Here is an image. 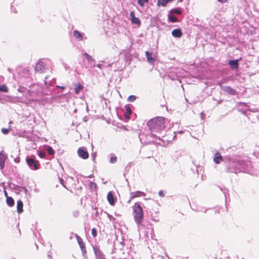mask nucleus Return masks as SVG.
Returning a JSON list of instances; mask_svg holds the SVG:
<instances>
[{"label": "nucleus", "instance_id": "1", "mask_svg": "<svg viewBox=\"0 0 259 259\" xmlns=\"http://www.w3.org/2000/svg\"><path fill=\"white\" fill-rule=\"evenodd\" d=\"M151 134L148 135L149 138H155L158 140H161L160 135H157L156 134L160 135V133L164 130L165 127L164 125V118L162 117H157L149 120L147 123Z\"/></svg>", "mask_w": 259, "mask_h": 259}, {"label": "nucleus", "instance_id": "2", "mask_svg": "<svg viewBox=\"0 0 259 259\" xmlns=\"http://www.w3.org/2000/svg\"><path fill=\"white\" fill-rule=\"evenodd\" d=\"M133 217L138 227L142 226V222L144 218V213L142 207L139 203L136 202L133 206Z\"/></svg>", "mask_w": 259, "mask_h": 259}, {"label": "nucleus", "instance_id": "3", "mask_svg": "<svg viewBox=\"0 0 259 259\" xmlns=\"http://www.w3.org/2000/svg\"><path fill=\"white\" fill-rule=\"evenodd\" d=\"M26 162L29 167L32 170H37L39 168V163L35 159L34 157L27 156Z\"/></svg>", "mask_w": 259, "mask_h": 259}, {"label": "nucleus", "instance_id": "4", "mask_svg": "<svg viewBox=\"0 0 259 259\" xmlns=\"http://www.w3.org/2000/svg\"><path fill=\"white\" fill-rule=\"evenodd\" d=\"M76 237L77 242L78 243V244L79 245V246L81 250L82 254L84 257H87V251L85 249V245L82 241V239L77 235H76Z\"/></svg>", "mask_w": 259, "mask_h": 259}, {"label": "nucleus", "instance_id": "5", "mask_svg": "<svg viewBox=\"0 0 259 259\" xmlns=\"http://www.w3.org/2000/svg\"><path fill=\"white\" fill-rule=\"evenodd\" d=\"M77 153L78 156L83 159H86L89 157V153L84 147L79 148Z\"/></svg>", "mask_w": 259, "mask_h": 259}, {"label": "nucleus", "instance_id": "6", "mask_svg": "<svg viewBox=\"0 0 259 259\" xmlns=\"http://www.w3.org/2000/svg\"><path fill=\"white\" fill-rule=\"evenodd\" d=\"M94 251L96 255V259H106L104 254L98 247H94Z\"/></svg>", "mask_w": 259, "mask_h": 259}, {"label": "nucleus", "instance_id": "7", "mask_svg": "<svg viewBox=\"0 0 259 259\" xmlns=\"http://www.w3.org/2000/svg\"><path fill=\"white\" fill-rule=\"evenodd\" d=\"M221 90L224 92L227 93L230 95H235L236 91L230 86H222L221 87Z\"/></svg>", "mask_w": 259, "mask_h": 259}, {"label": "nucleus", "instance_id": "8", "mask_svg": "<svg viewBox=\"0 0 259 259\" xmlns=\"http://www.w3.org/2000/svg\"><path fill=\"white\" fill-rule=\"evenodd\" d=\"M146 195V194L142 191H137L136 192H131L130 194V199L129 200V202L134 199L136 197H141V196H144Z\"/></svg>", "mask_w": 259, "mask_h": 259}, {"label": "nucleus", "instance_id": "9", "mask_svg": "<svg viewBox=\"0 0 259 259\" xmlns=\"http://www.w3.org/2000/svg\"><path fill=\"white\" fill-rule=\"evenodd\" d=\"M45 69V67L44 65L41 60H39L35 66V70L39 73H42Z\"/></svg>", "mask_w": 259, "mask_h": 259}, {"label": "nucleus", "instance_id": "10", "mask_svg": "<svg viewBox=\"0 0 259 259\" xmlns=\"http://www.w3.org/2000/svg\"><path fill=\"white\" fill-rule=\"evenodd\" d=\"M130 17L131 18V22L133 24H140L141 21L139 18L135 17V12L131 11L130 13Z\"/></svg>", "mask_w": 259, "mask_h": 259}, {"label": "nucleus", "instance_id": "11", "mask_svg": "<svg viewBox=\"0 0 259 259\" xmlns=\"http://www.w3.org/2000/svg\"><path fill=\"white\" fill-rule=\"evenodd\" d=\"M236 164L235 162L230 163L229 167L227 168V171L230 172L237 173L238 170L236 166Z\"/></svg>", "mask_w": 259, "mask_h": 259}, {"label": "nucleus", "instance_id": "12", "mask_svg": "<svg viewBox=\"0 0 259 259\" xmlns=\"http://www.w3.org/2000/svg\"><path fill=\"white\" fill-rule=\"evenodd\" d=\"M239 60L238 59L231 60L229 61L228 64L230 65V67L232 69H237L239 66Z\"/></svg>", "mask_w": 259, "mask_h": 259}, {"label": "nucleus", "instance_id": "13", "mask_svg": "<svg viewBox=\"0 0 259 259\" xmlns=\"http://www.w3.org/2000/svg\"><path fill=\"white\" fill-rule=\"evenodd\" d=\"M7 156L0 152V169L2 170L5 167V160L6 159Z\"/></svg>", "mask_w": 259, "mask_h": 259}, {"label": "nucleus", "instance_id": "14", "mask_svg": "<svg viewBox=\"0 0 259 259\" xmlns=\"http://www.w3.org/2000/svg\"><path fill=\"white\" fill-rule=\"evenodd\" d=\"M125 109V112L124 113V117L126 119H130V116L132 113V109L130 106L128 105H126L124 107Z\"/></svg>", "mask_w": 259, "mask_h": 259}, {"label": "nucleus", "instance_id": "15", "mask_svg": "<svg viewBox=\"0 0 259 259\" xmlns=\"http://www.w3.org/2000/svg\"><path fill=\"white\" fill-rule=\"evenodd\" d=\"M171 34L175 37L179 38L182 36V32L180 28L175 29L172 31Z\"/></svg>", "mask_w": 259, "mask_h": 259}, {"label": "nucleus", "instance_id": "16", "mask_svg": "<svg viewBox=\"0 0 259 259\" xmlns=\"http://www.w3.org/2000/svg\"><path fill=\"white\" fill-rule=\"evenodd\" d=\"M107 200L109 203V204L111 205H113L115 203V199L114 198L113 195L111 192H109L107 194Z\"/></svg>", "mask_w": 259, "mask_h": 259}, {"label": "nucleus", "instance_id": "17", "mask_svg": "<svg viewBox=\"0 0 259 259\" xmlns=\"http://www.w3.org/2000/svg\"><path fill=\"white\" fill-rule=\"evenodd\" d=\"M73 35L76 39L78 41H81L83 39L82 34L78 30H74L73 32Z\"/></svg>", "mask_w": 259, "mask_h": 259}, {"label": "nucleus", "instance_id": "18", "mask_svg": "<svg viewBox=\"0 0 259 259\" xmlns=\"http://www.w3.org/2000/svg\"><path fill=\"white\" fill-rule=\"evenodd\" d=\"M23 203L21 200H18L17 202V211L18 213H21L23 212Z\"/></svg>", "mask_w": 259, "mask_h": 259}, {"label": "nucleus", "instance_id": "19", "mask_svg": "<svg viewBox=\"0 0 259 259\" xmlns=\"http://www.w3.org/2000/svg\"><path fill=\"white\" fill-rule=\"evenodd\" d=\"M222 160V156H221V154L219 152L216 153L213 158L214 162L217 164H219L220 163V161Z\"/></svg>", "mask_w": 259, "mask_h": 259}, {"label": "nucleus", "instance_id": "20", "mask_svg": "<svg viewBox=\"0 0 259 259\" xmlns=\"http://www.w3.org/2000/svg\"><path fill=\"white\" fill-rule=\"evenodd\" d=\"M139 137L141 142L142 143H143L144 144H146L150 143V142H151V141L149 139L147 140H145L144 139V138L145 137V135H144V134H140L139 135Z\"/></svg>", "mask_w": 259, "mask_h": 259}, {"label": "nucleus", "instance_id": "21", "mask_svg": "<svg viewBox=\"0 0 259 259\" xmlns=\"http://www.w3.org/2000/svg\"><path fill=\"white\" fill-rule=\"evenodd\" d=\"M145 54L148 61L151 64L153 63L155 60L152 57V53L149 52L148 51H146Z\"/></svg>", "mask_w": 259, "mask_h": 259}, {"label": "nucleus", "instance_id": "22", "mask_svg": "<svg viewBox=\"0 0 259 259\" xmlns=\"http://www.w3.org/2000/svg\"><path fill=\"white\" fill-rule=\"evenodd\" d=\"M74 86V91L76 94H78L83 89V86L80 83L75 84Z\"/></svg>", "mask_w": 259, "mask_h": 259}, {"label": "nucleus", "instance_id": "23", "mask_svg": "<svg viewBox=\"0 0 259 259\" xmlns=\"http://www.w3.org/2000/svg\"><path fill=\"white\" fill-rule=\"evenodd\" d=\"M182 10L179 8H176L172 9L170 10L169 13H171L173 15L177 14V15H181L182 14Z\"/></svg>", "mask_w": 259, "mask_h": 259}, {"label": "nucleus", "instance_id": "24", "mask_svg": "<svg viewBox=\"0 0 259 259\" xmlns=\"http://www.w3.org/2000/svg\"><path fill=\"white\" fill-rule=\"evenodd\" d=\"M168 19L169 21L172 23L178 22V19L176 17L174 16L173 14L169 13L168 14Z\"/></svg>", "mask_w": 259, "mask_h": 259}, {"label": "nucleus", "instance_id": "25", "mask_svg": "<svg viewBox=\"0 0 259 259\" xmlns=\"http://www.w3.org/2000/svg\"><path fill=\"white\" fill-rule=\"evenodd\" d=\"M6 202L7 204L10 207L13 206L14 205V200L11 197L7 196Z\"/></svg>", "mask_w": 259, "mask_h": 259}, {"label": "nucleus", "instance_id": "26", "mask_svg": "<svg viewBox=\"0 0 259 259\" xmlns=\"http://www.w3.org/2000/svg\"><path fill=\"white\" fill-rule=\"evenodd\" d=\"M46 150L48 154L50 155H53L55 154V151L51 146H48L46 149Z\"/></svg>", "mask_w": 259, "mask_h": 259}, {"label": "nucleus", "instance_id": "27", "mask_svg": "<svg viewBox=\"0 0 259 259\" xmlns=\"http://www.w3.org/2000/svg\"><path fill=\"white\" fill-rule=\"evenodd\" d=\"M0 91L4 93H7L8 89L5 84H2L0 85Z\"/></svg>", "mask_w": 259, "mask_h": 259}, {"label": "nucleus", "instance_id": "28", "mask_svg": "<svg viewBox=\"0 0 259 259\" xmlns=\"http://www.w3.org/2000/svg\"><path fill=\"white\" fill-rule=\"evenodd\" d=\"M136 98L137 97L136 96L131 95L127 98V101L130 102H133L136 100Z\"/></svg>", "mask_w": 259, "mask_h": 259}, {"label": "nucleus", "instance_id": "29", "mask_svg": "<svg viewBox=\"0 0 259 259\" xmlns=\"http://www.w3.org/2000/svg\"><path fill=\"white\" fill-rule=\"evenodd\" d=\"M117 157L115 155L112 156L110 159V163H115L117 161Z\"/></svg>", "mask_w": 259, "mask_h": 259}, {"label": "nucleus", "instance_id": "30", "mask_svg": "<svg viewBox=\"0 0 259 259\" xmlns=\"http://www.w3.org/2000/svg\"><path fill=\"white\" fill-rule=\"evenodd\" d=\"M89 63H91V64L92 63H94L95 62V60L92 58V57L90 55L88 56V57L86 58Z\"/></svg>", "mask_w": 259, "mask_h": 259}, {"label": "nucleus", "instance_id": "31", "mask_svg": "<svg viewBox=\"0 0 259 259\" xmlns=\"http://www.w3.org/2000/svg\"><path fill=\"white\" fill-rule=\"evenodd\" d=\"M1 131L3 134L7 135V134H8V133L10 131V128H2Z\"/></svg>", "mask_w": 259, "mask_h": 259}, {"label": "nucleus", "instance_id": "32", "mask_svg": "<svg viewBox=\"0 0 259 259\" xmlns=\"http://www.w3.org/2000/svg\"><path fill=\"white\" fill-rule=\"evenodd\" d=\"M92 236L94 237H96L97 235V230L96 229L94 228L92 229Z\"/></svg>", "mask_w": 259, "mask_h": 259}, {"label": "nucleus", "instance_id": "33", "mask_svg": "<svg viewBox=\"0 0 259 259\" xmlns=\"http://www.w3.org/2000/svg\"><path fill=\"white\" fill-rule=\"evenodd\" d=\"M46 153L44 151H40L38 153V156L41 158H44L46 157Z\"/></svg>", "mask_w": 259, "mask_h": 259}, {"label": "nucleus", "instance_id": "34", "mask_svg": "<svg viewBox=\"0 0 259 259\" xmlns=\"http://www.w3.org/2000/svg\"><path fill=\"white\" fill-rule=\"evenodd\" d=\"M138 4L140 6L143 7L145 4V2L143 0H138Z\"/></svg>", "mask_w": 259, "mask_h": 259}, {"label": "nucleus", "instance_id": "35", "mask_svg": "<svg viewBox=\"0 0 259 259\" xmlns=\"http://www.w3.org/2000/svg\"><path fill=\"white\" fill-rule=\"evenodd\" d=\"M89 186H90V187H94L95 188H96V187L97 185H96V183H95L94 182H91L90 183Z\"/></svg>", "mask_w": 259, "mask_h": 259}, {"label": "nucleus", "instance_id": "36", "mask_svg": "<svg viewBox=\"0 0 259 259\" xmlns=\"http://www.w3.org/2000/svg\"><path fill=\"white\" fill-rule=\"evenodd\" d=\"M92 158L93 161L95 160L96 156V153H92L91 154Z\"/></svg>", "mask_w": 259, "mask_h": 259}, {"label": "nucleus", "instance_id": "37", "mask_svg": "<svg viewBox=\"0 0 259 259\" xmlns=\"http://www.w3.org/2000/svg\"><path fill=\"white\" fill-rule=\"evenodd\" d=\"M158 194H159V196L162 197L164 196V195L163 194V192L161 190L159 191Z\"/></svg>", "mask_w": 259, "mask_h": 259}, {"label": "nucleus", "instance_id": "38", "mask_svg": "<svg viewBox=\"0 0 259 259\" xmlns=\"http://www.w3.org/2000/svg\"><path fill=\"white\" fill-rule=\"evenodd\" d=\"M14 161L16 163H19L20 162V158L19 157H17V158H15L14 159Z\"/></svg>", "mask_w": 259, "mask_h": 259}, {"label": "nucleus", "instance_id": "39", "mask_svg": "<svg viewBox=\"0 0 259 259\" xmlns=\"http://www.w3.org/2000/svg\"><path fill=\"white\" fill-rule=\"evenodd\" d=\"M82 55L85 56L86 58L88 57V56H89V55L87 53H83L82 54Z\"/></svg>", "mask_w": 259, "mask_h": 259}, {"label": "nucleus", "instance_id": "40", "mask_svg": "<svg viewBox=\"0 0 259 259\" xmlns=\"http://www.w3.org/2000/svg\"><path fill=\"white\" fill-rule=\"evenodd\" d=\"M56 87L57 88L61 89L62 90H64L65 89V87L63 86L57 85Z\"/></svg>", "mask_w": 259, "mask_h": 259}, {"label": "nucleus", "instance_id": "41", "mask_svg": "<svg viewBox=\"0 0 259 259\" xmlns=\"http://www.w3.org/2000/svg\"><path fill=\"white\" fill-rule=\"evenodd\" d=\"M249 111L248 110H247V109L245 110L244 111H243V113L245 115H247V112Z\"/></svg>", "mask_w": 259, "mask_h": 259}, {"label": "nucleus", "instance_id": "42", "mask_svg": "<svg viewBox=\"0 0 259 259\" xmlns=\"http://www.w3.org/2000/svg\"><path fill=\"white\" fill-rule=\"evenodd\" d=\"M102 66V64H97V65H96V67H97L99 68H101Z\"/></svg>", "mask_w": 259, "mask_h": 259}, {"label": "nucleus", "instance_id": "43", "mask_svg": "<svg viewBox=\"0 0 259 259\" xmlns=\"http://www.w3.org/2000/svg\"><path fill=\"white\" fill-rule=\"evenodd\" d=\"M218 1L221 3H224L227 2V0H218Z\"/></svg>", "mask_w": 259, "mask_h": 259}, {"label": "nucleus", "instance_id": "44", "mask_svg": "<svg viewBox=\"0 0 259 259\" xmlns=\"http://www.w3.org/2000/svg\"><path fill=\"white\" fill-rule=\"evenodd\" d=\"M240 105H243V106H244L245 107H247V104L246 103H240Z\"/></svg>", "mask_w": 259, "mask_h": 259}, {"label": "nucleus", "instance_id": "45", "mask_svg": "<svg viewBox=\"0 0 259 259\" xmlns=\"http://www.w3.org/2000/svg\"><path fill=\"white\" fill-rule=\"evenodd\" d=\"M200 115H201V117L202 119H203V117L205 116V115L203 113H201Z\"/></svg>", "mask_w": 259, "mask_h": 259}, {"label": "nucleus", "instance_id": "46", "mask_svg": "<svg viewBox=\"0 0 259 259\" xmlns=\"http://www.w3.org/2000/svg\"><path fill=\"white\" fill-rule=\"evenodd\" d=\"M92 67H95L96 66L97 64H95V62L94 63H92Z\"/></svg>", "mask_w": 259, "mask_h": 259}, {"label": "nucleus", "instance_id": "47", "mask_svg": "<svg viewBox=\"0 0 259 259\" xmlns=\"http://www.w3.org/2000/svg\"><path fill=\"white\" fill-rule=\"evenodd\" d=\"M5 194L6 196L7 197V196H8L7 193L6 191H5Z\"/></svg>", "mask_w": 259, "mask_h": 259}, {"label": "nucleus", "instance_id": "48", "mask_svg": "<svg viewBox=\"0 0 259 259\" xmlns=\"http://www.w3.org/2000/svg\"><path fill=\"white\" fill-rule=\"evenodd\" d=\"M48 257H49L50 258H52V256L51 255H48Z\"/></svg>", "mask_w": 259, "mask_h": 259}, {"label": "nucleus", "instance_id": "49", "mask_svg": "<svg viewBox=\"0 0 259 259\" xmlns=\"http://www.w3.org/2000/svg\"><path fill=\"white\" fill-rule=\"evenodd\" d=\"M143 1L145 2V3H147L149 1V0H143Z\"/></svg>", "mask_w": 259, "mask_h": 259}, {"label": "nucleus", "instance_id": "50", "mask_svg": "<svg viewBox=\"0 0 259 259\" xmlns=\"http://www.w3.org/2000/svg\"><path fill=\"white\" fill-rule=\"evenodd\" d=\"M16 100H17V101H18V102L20 101V100H19V98H17V99H16Z\"/></svg>", "mask_w": 259, "mask_h": 259}, {"label": "nucleus", "instance_id": "51", "mask_svg": "<svg viewBox=\"0 0 259 259\" xmlns=\"http://www.w3.org/2000/svg\"><path fill=\"white\" fill-rule=\"evenodd\" d=\"M183 133V131H180V132H179V133H180V134H181V133Z\"/></svg>", "mask_w": 259, "mask_h": 259}, {"label": "nucleus", "instance_id": "52", "mask_svg": "<svg viewBox=\"0 0 259 259\" xmlns=\"http://www.w3.org/2000/svg\"><path fill=\"white\" fill-rule=\"evenodd\" d=\"M12 123V121H10V122H9V124H11V123Z\"/></svg>", "mask_w": 259, "mask_h": 259}]
</instances>
